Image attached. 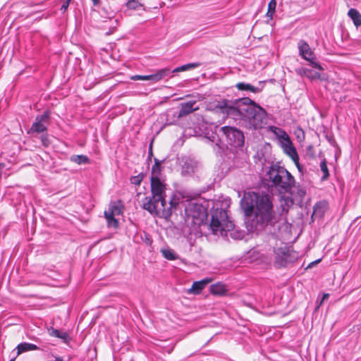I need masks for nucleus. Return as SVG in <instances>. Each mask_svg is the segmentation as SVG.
I'll return each instance as SVG.
<instances>
[{"mask_svg":"<svg viewBox=\"0 0 361 361\" xmlns=\"http://www.w3.org/2000/svg\"><path fill=\"white\" fill-rule=\"evenodd\" d=\"M223 134L226 136L228 144L233 147H241L245 142L243 133L239 129L231 127L224 126L221 128Z\"/></svg>","mask_w":361,"mask_h":361,"instance_id":"6","label":"nucleus"},{"mask_svg":"<svg viewBox=\"0 0 361 361\" xmlns=\"http://www.w3.org/2000/svg\"><path fill=\"white\" fill-rule=\"evenodd\" d=\"M10 361H13V360H10Z\"/></svg>","mask_w":361,"mask_h":361,"instance_id":"41","label":"nucleus"},{"mask_svg":"<svg viewBox=\"0 0 361 361\" xmlns=\"http://www.w3.org/2000/svg\"><path fill=\"white\" fill-rule=\"evenodd\" d=\"M196 161L188 159L186 160L183 165L182 167V173L185 175H190L195 172V169L197 168Z\"/></svg>","mask_w":361,"mask_h":361,"instance_id":"13","label":"nucleus"},{"mask_svg":"<svg viewBox=\"0 0 361 361\" xmlns=\"http://www.w3.org/2000/svg\"><path fill=\"white\" fill-rule=\"evenodd\" d=\"M348 16L353 20L354 25L357 27L361 25V14L355 8H350L348 13Z\"/></svg>","mask_w":361,"mask_h":361,"instance_id":"19","label":"nucleus"},{"mask_svg":"<svg viewBox=\"0 0 361 361\" xmlns=\"http://www.w3.org/2000/svg\"><path fill=\"white\" fill-rule=\"evenodd\" d=\"M210 292L213 295H222L226 293V288L224 284L217 283L210 286Z\"/></svg>","mask_w":361,"mask_h":361,"instance_id":"17","label":"nucleus"},{"mask_svg":"<svg viewBox=\"0 0 361 361\" xmlns=\"http://www.w3.org/2000/svg\"><path fill=\"white\" fill-rule=\"evenodd\" d=\"M298 47L299 49V54L302 59L308 61L312 67L319 69V71L323 70L322 67L315 61L316 56L309 44L305 41L300 40Z\"/></svg>","mask_w":361,"mask_h":361,"instance_id":"7","label":"nucleus"},{"mask_svg":"<svg viewBox=\"0 0 361 361\" xmlns=\"http://www.w3.org/2000/svg\"><path fill=\"white\" fill-rule=\"evenodd\" d=\"M71 1V0H66V1H63V4H62V6L61 7V11L62 12H65L67 10V8H68V6L70 4Z\"/></svg>","mask_w":361,"mask_h":361,"instance_id":"34","label":"nucleus"},{"mask_svg":"<svg viewBox=\"0 0 361 361\" xmlns=\"http://www.w3.org/2000/svg\"><path fill=\"white\" fill-rule=\"evenodd\" d=\"M210 227L213 233L217 234L219 232L224 235V232L233 230L234 224L228 219L227 211L221 208L212 211Z\"/></svg>","mask_w":361,"mask_h":361,"instance_id":"5","label":"nucleus"},{"mask_svg":"<svg viewBox=\"0 0 361 361\" xmlns=\"http://www.w3.org/2000/svg\"><path fill=\"white\" fill-rule=\"evenodd\" d=\"M292 194L302 200L306 195V190L303 187L298 186L295 188V190L292 192Z\"/></svg>","mask_w":361,"mask_h":361,"instance_id":"27","label":"nucleus"},{"mask_svg":"<svg viewBox=\"0 0 361 361\" xmlns=\"http://www.w3.org/2000/svg\"><path fill=\"white\" fill-rule=\"evenodd\" d=\"M126 6L130 9H136L141 6V4L139 3L137 0H129L126 3Z\"/></svg>","mask_w":361,"mask_h":361,"instance_id":"30","label":"nucleus"},{"mask_svg":"<svg viewBox=\"0 0 361 361\" xmlns=\"http://www.w3.org/2000/svg\"><path fill=\"white\" fill-rule=\"evenodd\" d=\"M149 154L152 155V149L149 150Z\"/></svg>","mask_w":361,"mask_h":361,"instance_id":"40","label":"nucleus"},{"mask_svg":"<svg viewBox=\"0 0 361 361\" xmlns=\"http://www.w3.org/2000/svg\"><path fill=\"white\" fill-rule=\"evenodd\" d=\"M143 179V174L140 173L137 176H133L130 178V183L135 185H139Z\"/></svg>","mask_w":361,"mask_h":361,"instance_id":"29","label":"nucleus"},{"mask_svg":"<svg viewBox=\"0 0 361 361\" xmlns=\"http://www.w3.org/2000/svg\"><path fill=\"white\" fill-rule=\"evenodd\" d=\"M38 349L39 348L36 345L29 343H22L18 344L17 346L18 355L24 352L36 350Z\"/></svg>","mask_w":361,"mask_h":361,"instance_id":"16","label":"nucleus"},{"mask_svg":"<svg viewBox=\"0 0 361 361\" xmlns=\"http://www.w3.org/2000/svg\"><path fill=\"white\" fill-rule=\"evenodd\" d=\"M196 105L195 101H190L185 103L180 104V109L179 110L178 118H181L199 109L198 106H195Z\"/></svg>","mask_w":361,"mask_h":361,"instance_id":"10","label":"nucleus"},{"mask_svg":"<svg viewBox=\"0 0 361 361\" xmlns=\"http://www.w3.org/2000/svg\"><path fill=\"white\" fill-rule=\"evenodd\" d=\"M131 80H151L150 75H135L131 77Z\"/></svg>","mask_w":361,"mask_h":361,"instance_id":"31","label":"nucleus"},{"mask_svg":"<svg viewBox=\"0 0 361 361\" xmlns=\"http://www.w3.org/2000/svg\"><path fill=\"white\" fill-rule=\"evenodd\" d=\"M94 6H98L100 3L99 0H91Z\"/></svg>","mask_w":361,"mask_h":361,"instance_id":"35","label":"nucleus"},{"mask_svg":"<svg viewBox=\"0 0 361 361\" xmlns=\"http://www.w3.org/2000/svg\"><path fill=\"white\" fill-rule=\"evenodd\" d=\"M271 186L280 193L290 192L295 180L291 173L284 167L272 164L266 173Z\"/></svg>","mask_w":361,"mask_h":361,"instance_id":"4","label":"nucleus"},{"mask_svg":"<svg viewBox=\"0 0 361 361\" xmlns=\"http://www.w3.org/2000/svg\"><path fill=\"white\" fill-rule=\"evenodd\" d=\"M276 7V0H271L268 5V11L267 13V16L272 18Z\"/></svg>","mask_w":361,"mask_h":361,"instance_id":"28","label":"nucleus"},{"mask_svg":"<svg viewBox=\"0 0 361 361\" xmlns=\"http://www.w3.org/2000/svg\"><path fill=\"white\" fill-rule=\"evenodd\" d=\"M280 145L283 152L293 160L298 169L302 171V167L299 163L298 154L290 137L283 138V140H281Z\"/></svg>","mask_w":361,"mask_h":361,"instance_id":"8","label":"nucleus"},{"mask_svg":"<svg viewBox=\"0 0 361 361\" xmlns=\"http://www.w3.org/2000/svg\"><path fill=\"white\" fill-rule=\"evenodd\" d=\"M71 161L78 164H87L89 161L87 157L85 155H74L71 157Z\"/></svg>","mask_w":361,"mask_h":361,"instance_id":"25","label":"nucleus"},{"mask_svg":"<svg viewBox=\"0 0 361 361\" xmlns=\"http://www.w3.org/2000/svg\"><path fill=\"white\" fill-rule=\"evenodd\" d=\"M152 197H145L142 207L152 214L169 219L180 203V198L173 196L169 202L166 200V185L158 177L151 178Z\"/></svg>","mask_w":361,"mask_h":361,"instance_id":"3","label":"nucleus"},{"mask_svg":"<svg viewBox=\"0 0 361 361\" xmlns=\"http://www.w3.org/2000/svg\"><path fill=\"white\" fill-rule=\"evenodd\" d=\"M302 75H305L311 80L320 79V73L308 68H301L298 71Z\"/></svg>","mask_w":361,"mask_h":361,"instance_id":"15","label":"nucleus"},{"mask_svg":"<svg viewBox=\"0 0 361 361\" xmlns=\"http://www.w3.org/2000/svg\"><path fill=\"white\" fill-rule=\"evenodd\" d=\"M159 164L158 159H155V165L152 167V170H154L155 166H158Z\"/></svg>","mask_w":361,"mask_h":361,"instance_id":"37","label":"nucleus"},{"mask_svg":"<svg viewBox=\"0 0 361 361\" xmlns=\"http://www.w3.org/2000/svg\"><path fill=\"white\" fill-rule=\"evenodd\" d=\"M270 130L274 133V135H276V136L278 137L279 142H281V140H283V138H287L289 137L287 133L282 128L271 126Z\"/></svg>","mask_w":361,"mask_h":361,"instance_id":"21","label":"nucleus"},{"mask_svg":"<svg viewBox=\"0 0 361 361\" xmlns=\"http://www.w3.org/2000/svg\"><path fill=\"white\" fill-rule=\"evenodd\" d=\"M321 259H317V260H315L314 262H312L311 264H309L308 267H312V264H317L319 262H320Z\"/></svg>","mask_w":361,"mask_h":361,"instance_id":"36","label":"nucleus"},{"mask_svg":"<svg viewBox=\"0 0 361 361\" xmlns=\"http://www.w3.org/2000/svg\"><path fill=\"white\" fill-rule=\"evenodd\" d=\"M212 281V279L210 278H205L199 281H195L192 283V286L190 289L189 292L192 293L194 294H198Z\"/></svg>","mask_w":361,"mask_h":361,"instance_id":"11","label":"nucleus"},{"mask_svg":"<svg viewBox=\"0 0 361 361\" xmlns=\"http://www.w3.org/2000/svg\"><path fill=\"white\" fill-rule=\"evenodd\" d=\"M171 73V70L169 68H162L158 70L155 73L151 74V80L154 82H157L168 76Z\"/></svg>","mask_w":361,"mask_h":361,"instance_id":"12","label":"nucleus"},{"mask_svg":"<svg viewBox=\"0 0 361 361\" xmlns=\"http://www.w3.org/2000/svg\"><path fill=\"white\" fill-rule=\"evenodd\" d=\"M41 140H42V145L44 147H48L49 145L50 142H49L47 135H42L41 137Z\"/></svg>","mask_w":361,"mask_h":361,"instance_id":"33","label":"nucleus"},{"mask_svg":"<svg viewBox=\"0 0 361 361\" xmlns=\"http://www.w3.org/2000/svg\"><path fill=\"white\" fill-rule=\"evenodd\" d=\"M320 169H321V171L323 173V176H322L321 180H326L329 178V173L326 161L325 159H324L320 163Z\"/></svg>","mask_w":361,"mask_h":361,"instance_id":"26","label":"nucleus"},{"mask_svg":"<svg viewBox=\"0 0 361 361\" xmlns=\"http://www.w3.org/2000/svg\"><path fill=\"white\" fill-rule=\"evenodd\" d=\"M283 201L285 203V205L287 207H289L290 206H291L293 204V200L291 199H290L289 197H287L286 199H283ZM281 206L283 207V211H288V208H286L283 204H281Z\"/></svg>","mask_w":361,"mask_h":361,"instance_id":"32","label":"nucleus"},{"mask_svg":"<svg viewBox=\"0 0 361 361\" xmlns=\"http://www.w3.org/2000/svg\"><path fill=\"white\" fill-rule=\"evenodd\" d=\"M200 66V63H190L185 64L181 66L177 67L172 72L176 73V72H180V71H188L192 68H197Z\"/></svg>","mask_w":361,"mask_h":361,"instance_id":"23","label":"nucleus"},{"mask_svg":"<svg viewBox=\"0 0 361 361\" xmlns=\"http://www.w3.org/2000/svg\"><path fill=\"white\" fill-rule=\"evenodd\" d=\"M48 332L51 336L61 338L65 342H66L69 338L68 334L67 333L60 331L53 327L48 328Z\"/></svg>","mask_w":361,"mask_h":361,"instance_id":"18","label":"nucleus"},{"mask_svg":"<svg viewBox=\"0 0 361 361\" xmlns=\"http://www.w3.org/2000/svg\"><path fill=\"white\" fill-rule=\"evenodd\" d=\"M223 111L250 130L262 128L265 124L266 111L248 97L226 103Z\"/></svg>","mask_w":361,"mask_h":361,"instance_id":"2","label":"nucleus"},{"mask_svg":"<svg viewBox=\"0 0 361 361\" xmlns=\"http://www.w3.org/2000/svg\"><path fill=\"white\" fill-rule=\"evenodd\" d=\"M49 118V114L48 111L44 112L42 115L37 116L35 118V121L32 123L30 131L35 133H42L47 130L45 123Z\"/></svg>","mask_w":361,"mask_h":361,"instance_id":"9","label":"nucleus"},{"mask_svg":"<svg viewBox=\"0 0 361 361\" xmlns=\"http://www.w3.org/2000/svg\"><path fill=\"white\" fill-rule=\"evenodd\" d=\"M328 297H329V294H324L322 300H324L325 298H326Z\"/></svg>","mask_w":361,"mask_h":361,"instance_id":"38","label":"nucleus"},{"mask_svg":"<svg viewBox=\"0 0 361 361\" xmlns=\"http://www.w3.org/2000/svg\"><path fill=\"white\" fill-rule=\"evenodd\" d=\"M161 252L163 256L169 260H175L178 259L177 255L171 249H162Z\"/></svg>","mask_w":361,"mask_h":361,"instance_id":"24","label":"nucleus"},{"mask_svg":"<svg viewBox=\"0 0 361 361\" xmlns=\"http://www.w3.org/2000/svg\"><path fill=\"white\" fill-rule=\"evenodd\" d=\"M106 212H111V214L115 216L121 214L123 212V205L121 204V201L111 202L109 204V209Z\"/></svg>","mask_w":361,"mask_h":361,"instance_id":"14","label":"nucleus"},{"mask_svg":"<svg viewBox=\"0 0 361 361\" xmlns=\"http://www.w3.org/2000/svg\"><path fill=\"white\" fill-rule=\"evenodd\" d=\"M245 215L250 218L246 227L250 232H259L268 226H274L279 217L274 211L272 198L269 195L248 193L240 201Z\"/></svg>","mask_w":361,"mask_h":361,"instance_id":"1","label":"nucleus"},{"mask_svg":"<svg viewBox=\"0 0 361 361\" xmlns=\"http://www.w3.org/2000/svg\"><path fill=\"white\" fill-rule=\"evenodd\" d=\"M55 361H62V359H61L60 357H56L55 359Z\"/></svg>","mask_w":361,"mask_h":361,"instance_id":"39","label":"nucleus"},{"mask_svg":"<svg viewBox=\"0 0 361 361\" xmlns=\"http://www.w3.org/2000/svg\"><path fill=\"white\" fill-rule=\"evenodd\" d=\"M236 87L239 90L250 91V92H255V93L259 92L260 91V90L259 88L255 87L251 85L250 84L245 83V82H238L236 85Z\"/></svg>","mask_w":361,"mask_h":361,"instance_id":"22","label":"nucleus"},{"mask_svg":"<svg viewBox=\"0 0 361 361\" xmlns=\"http://www.w3.org/2000/svg\"><path fill=\"white\" fill-rule=\"evenodd\" d=\"M104 216L106 219L109 227L116 228L118 226V221L115 219V215L111 214V212L105 211Z\"/></svg>","mask_w":361,"mask_h":361,"instance_id":"20","label":"nucleus"}]
</instances>
